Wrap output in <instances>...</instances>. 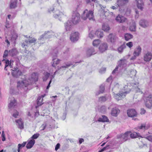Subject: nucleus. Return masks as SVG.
<instances>
[{"instance_id":"nucleus-29","label":"nucleus","mask_w":152,"mask_h":152,"mask_svg":"<svg viewBox=\"0 0 152 152\" xmlns=\"http://www.w3.org/2000/svg\"><path fill=\"white\" fill-rule=\"evenodd\" d=\"M119 113V110L117 108L115 107L112 109L111 111V114L114 116H116L117 114Z\"/></svg>"},{"instance_id":"nucleus-12","label":"nucleus","mask_w":152,"mask_h":152,"mask_svg":"<svg viewBox=\"0 0 152 152\" xmlns=\"http://www.w3.org/2000/svg\"><path fill=\"white\" fill-rule=\"evenodd\" d=\"M129 2V0H117L116 4L119 7H124Z\"/></svg>"},{"instance_id":"nucleus-60","label":"nucleus","mask_w":152,"mask_h":152,"mask_svg":"<svg viewBox=\"0 0 152 152\" xmlns=\"http://www.w3.org/2000/svg\"><path fill=\"white\" fill-rule=\"evenodd\" d=\"M79 142L80 144H81L84 141V140L83 138H79Z\"/></svg>"},{"instance_id":"nucleus-46","label":"nucleus","mask_w":152,"mask_h":152,"mask_svg":"<svg viewBox=\"0 0 152 152\" xmlns=\"http://www.w3.org/2000/svg\"><path fill=\"white\" fill-rule=\"evenodd\" d=\"M106 108L104 106H102L100 108V111L102 113H104L106 112Z\"/></svg>"},{"instance_id":"nucleus-36","label":"nucleus","mask_w":152,"mask_h":152,"mask_svg":"<svg viewBox=\"0 0 152 152\" xmlns=\"http://www.w3.org/2000/svg\"><path fill=\"white\" fill-rule=\"evenodd\" d=\"M126 48V46L125 44H123L121 45L118 48V50L119 53H121L123 51V50Z\"/></svg>"},{"instance_id":"nucleus-1","label":"nucleus","mask_w":152,"mask_h":152,"mask_svg":"<svg viewBox=\"0 0 152 152\" xmlns=\"http://www.w3.org/2000/svg\"><path fill=\"white\" fill-rule=\"evenodd\" d=\"M38 76L37 73H34L31 74V77L27 80H24L21 82H18L17 87L24 88L28 85L37 81Z\"/></svg>"},{"instance_id":"nucleus-43","label":"nucleus","mask_w":152,"mask_h":152,"mask_svg":"<svg viewBox=\"0 0 152 152\" xmlns=\"http://www.w3.org/2000/svg\"><path fill=\"white\" fill-rule=\"evenodd\" d=\"M143 137L146 138L149 141L152 142V136L150 135L146 136L144 135L143 137Z\"/></svg>"},{"instance_id":"nucleus-50","label":"nucleus","mask_w":152,"mask_h":152,"mask_svg":"<svg viewBox=\"0 0 152 152\" xmlns=\"http://www.w3.org/2000/svg\"><path fill=\"white\" fill-rule=\"evenodd\" d=\"M99 91L100 92L103 93L104 90V86L102 85L100 86Z\"/></svg>"},{"instance_id":"nucleus-15","label":"nucleus","mask_w":152,"mask_h":152,"mask_svg":"<svg viewBox=\"0 0 152 152\" xmlns=\"http://www.w3.org/2000/svg\"><path fill=\"white\" fill-rule=\"evenodd\" d=\"M52 33V32L49 31L45 32L44 34L40 36L39 38V39L40 40L44 38H49L50 37Z\"/></svg>"},{"instance_id":"nucleus-27","label":"nucleus","mask_w":152,"mask_h":152,"mask_svg":"<svg viewBox=\"0 0 152 152\" xmlns=\"http://www.w3.org/2000/svg\"><path fill=\"white\" fill-rule=\"evenodd\" d=\"M18 0H11L10 5L11 9H15L17 7V3Z\"/></svg>"},{"instance_id":"nucleus-34","label":"nucleus","mask_w":152,"mask_h":152,"mask_svg":"<svg viewBox=\"0 0 152 152\" xmlns=\"http://www.w3.org/2000/svg\"><path fill=\"white\" fill-rule=\"evenodd\" d=\"M150 126L149 124L146 125V124H143L140 126L139 127V129L144 130L147 129Z\"/></svg>"},{"instance_id":"nucleus-44","label":"nucleus","mask_w":152,"mask_h":152,"mask_svg":"<svg viewBox=\"0 0 152 152\" xmlns=\"http://www.w3.org/2000/svg\"><path fill=\"white\" fill-rule=\"evenodd\" d=\"M39 133H36L34 134L31 138V140H34L37 139L39 136Z\"/></svg>"},{"instance_id":"nucleus-62","label":"nucleus","mask_w":152,"mask_h":152,"mask_svg":"<svg viewBox=\"0 0 152 152\" xmlns=\"http://www.w3.org/2000/svg\"><path fill=\"white\" fill-rule=\"evenodd\" d=\"M136 15H135V18H137L138 17L139 15H138L139 13V11L138 10H136L135 11Z\"/></svg>"},{"instance_id":"nucleus-49","label":"nucleus","mask_w":152,"mask_h":152,"mask_svg":"<svg viewBox=\"0 0 152 152\" xmlns=\"http://www.w3.org/2000/svg\"><path fill=\"white\" fill-rule=\"evenodd\" d=\"M26 144V142H23V143L21 144H19L18 145V146L19 147V148H22L23 147H24Z\"/></svg>"},{"instance_id":"nucleus-48","label":"nucleus","mask_w":152,"mask_h":152,"mask_svg":"<svg viewBox=\"0 0 152 152\" xmlns=\"http://www.w3.org/2000/svg\"><path fill=\"white\" fill-rule=\"evenodd\" d=\"M71 65V64H66L65 66H62L60 67L59 68H58V70L60 69H61L62 68H67L69 67Z\"/></svg>"},{"instance_id":"nucleus-64","label":"nucleus","mask_w":152,"mask_h":152,"mask_svg":"<svg viewBox=\"0 0 152 152\" xmlns=\"http://www.w3.org/2000/svg\"><path fill=\"white\" fill-rule=\"evenodd\" d=\"M108 147V146H106V147H104L101 150H100V151H101V152H102L105 151L106 149L107 148V147Z\"/></svg>"},{"instance_id":"nucleus-37","label":"nucleus","mask_w":152,"mask_h":152,"mask_svg":"<svg viewBox=\"0 0 152 152\" xmlns=\"http://www.w3.org/2000/svg\"><path fill=\"white\" fill-rule=\"evenodd\" d=\"M36 41V39L34 38H31V39H29L28 40H26L25 42L28 45L30 43L34 42Z\"/></svg>"},{"instance_id":"nucleus-23","label":"nucleus","mask_w":152,"mask_h":152,"mask_svg":"<svg viewBox=\"0 0 152 152\" xmlns=\"http://www.w3.org/2000/svg\"><path fill=\"white\" fill-rule=\"evenodd\" d=\"M65 29L66 31H70L72 27V24L69 21H68L65 24Z\"/></svg>"},{"instance_id":"nucleus-47","label":"nucleus","mask_w":152,"mask_h":152,"mask_svg":"<svg viewBox=\"0 0 152 152\" xmlns=\"http://www.w3.org/2000/svg\"><path fill=\"white\" fill-rule=\"evenodd\" d=\"M107 100L105 96H102L99 98V102H105Z\"/></svg>"},{"instance_id":"nucleus-8","label":"nucleus","mask_w":152,"mask_h":152,"mask_svg":"<svg viewBox=\"0 0 152 152\" xmlns=\"http://www.w3.org/2000/svg\"><path fill=\"white\" fill-rule=\"evenodd\" d=\"M152 58V53L150 51L144 53L143 56V60L146 62H149Z\"/></svg>"},{"instance_id":"nucleus-56","label":"nucleus","mask_w":152,"mask_h":152,"mask_svg":"<svg viewBox=\"0 0 152 152\" xmlns=\"http://www.w3.org/2000/svg\"><path fill=\"white\" fill-rule=\"evenodd\" d=\"M106 71V68H102L99 70V72L101 73H103Z\"/></svg>"},{"instance_id":"nucleus-32","label":"nucleus","mask_w":152,"mask_h":152,"mask_svg":"<svg viewBox=\"0 0 152 152\" xmlns=\"http://www.w3.org/2000/svg\"><path fill=\"white\" fill-rule=\"evenodd\" d=\"M132 35L129 33H126L124 35V38L126 41H128L133 38Z\"/></svg>"},{"instance_id":"nucleus-41","label":"nucleus","mask_w":152,"mask_h":152,"mask_svg":"<svg viewBox=\"0 0 152 152\" xmlns=\"http://www.w3.org/2000/svg\"><path fill=\"white\" fill-rule=\"evenodd\" d=\"M44 76L43 77V80L44 81H45L48 79V77H49L50 74L47 72H44Z\"/></svg>"},{"instance_id":"nucleus-7","label":"nucleus","mask_w":152,"mask_h":152,"mask_svg":"<svg viewBox=\"0 0 152 152\" xmlns=\"http://www.w3.org/2000/svg\"><path fill=\"white\" fill-rule=\"evenodd\" d=\"M57 49L56 48L53 50V52L52 53L53 58L52 66L53 67H55L59 63L60 61V60L59 59H57L56 60V59L55 58V57H57Z\"/></svg>"},{"instance_id":"nucleus-35","label":"nucleus","mask_w":152,"mask_h":152,"mask_svg":"<svg viewBox=\"0 0 152 152\" xmlns=\"http://www.w3.org/2000/svg\"><path fill=\"white\" fill-rule=\"evenodd\" d=\"M129 29L130 31H135L136 29V24L134 22H132V24L130 27Z\"/></svg>"},{"instance_id":"nucleus-20","label":"nucleus","mask_w":152,"mask_h":152,"mask_svg":"<svg viewBox=\"0 0 152 152\" xmlns=\"http://www.w3.org/2000/svg\"><path fill=\"white\" fill-rule=\"evenodd\" d=\"M96 53L94 48H91L88 49L86 52V55L88 57H90L92 55H94Z\"/></svg>"},{"instance_id":"nucleus-2","label":"nucleus","mask_w":152,"mask_h":152,"mask_svg":"<svg viewBox=\"0 0 152 152\" xmlns=\"http://www.w3.org/2000/svg\"><path fill=\"white\" fill-rule=\"evenodd\" d=\"M93 13L92 10H84L82 15L81 18L84 20H86L87 18H88L90 20L93 18Z\"/></svg>"},{"instance_id":"nucleus-38","label":"nucleus","mask_w":152,"mask_h":152,"mask_svg":"<svg viewBox=\"0 0 152 152\" xmlns=\"http://www.w3.org/2000/svg\"><path fill=\"white\" fill-rule=\"evenodd\" d=\"M100 43V40L99 39H95L93 41V45L94 47H97Z\"/></svg>"},{"instance_id":"nucleus-31","label":"nucleus","mask_w":152,"mask_h":152,"mask_svg":"<svg viewBox=\"0 0 152 152\" xmlns=\"http://www.w3.org/2000/svg\"><path fill=\"white\" fill-rule=\"evenodd\" d=\"M136 73L137 71L133 69L129 72H128V74L131 77H132L135 76Z\"/></svg>"},{"instance_id":"nucleus-57","label":"nucleus","mask_w":152,"mask_h":152,"mask_svg":"<svg viewBox=\"0 0 152 152\" xmlns=\"http://www.w3.org/2000/svg\"><path fill=\"white\" fill-rule=\"evenodd\" d=\"M46 125L45 124H42L40 127V128H41V130H44L46 128Z\"/></svg>"},{"instance_id":"nucleus-13","label":"nucleus","mask_w":152,"mask_h":152,"mask_svg":"<svg viewBox=\"0 0 152 152\" xmlns=\"http://www.w3.org/2000/svg\"><path fill=\"white\" fill-rule=\"evenodd\" d=\"M108 45L106 43H103L101 44L99 47V50L101 53H103L107 49Z\"/></svg>"},{"instance_id":"nucleus-9","label":"nucleus","mask_w":152,"mask_h":152,"mask_svg":"<svg viewBox=\"0 0 152 152\" xmlns=\"http://www.w3.org/2000/svg\"><path fill=\"white\" fill-rule=\"evenodd\" d=\"M129 136L130 132H127L124 134L118 135L117 138L118 139H120L121 140H122V142H124L129 139Z\"/></svg>"},{"instance_id":"nucleus-21","label":"nucleus","mask_w":152,"mask_h":152,"mask_svg":"<svg viewBox=\"0 0 152 152\" xmlns=\"http://www.w3.org/2000/svg\"><path fill=\"white\" fill-rule=\"evenodd\" d=\"M140 25L142 27L145 28L147 27L148 25V23L146 20H141L140 21Z\"/></svg>"},{"instance_id":"nucleus-40","label":"nucleus","mask_w":152,"mask_h":152,"mask_svg":"<svg viewBox=\"0 0 152 152\" xmlns=\"http://www.w3.org/2000/svg\"><path fill=\"white\" fill-rule=\"evenodd\" d=\"M130 132V137L132 138H136L138 137V134L136 132H134L131 133V132Z\"/></svg>"},{"instance_id":"nucleus-3","label":"nucleus","mask_w":152,"mask_h":152,"mask_svg":"<svg viewBox=\"0 0 152 152\" xmlns=\"http://www.w3.org/2000/svg\"><path fill=\"white\" fill-rule=\"evenodd\" d=\"M71 21L74 25L78 24L80 21V15L76 10L72 13Z\"/></svg>"},{"instance_id":"nucleus-18","label":"nucleus","mask_w":152,"mask_h":152,"mask_svg":"<svg viewBox=\"0 0 152 152\" xmlns=\"http://www.w3.org/2000/svg\"><path fill=\"white\" fill-rule=\"evenodd\" d=\"M16 123V125L18 126V127L20 129H23L24 128L23 122L22 121L21 118L15 120Z\"/></svg>"},{"instance_id":"nucleus-58","label":"nucleus","mask_w":152,"mask_h":152,"mask_svg":"<svg viewBox=\"0 0 152 152\" xmlns=\"http://www.w3.org/2000/svg\"><path fill=\"white\" fill-rule=\"evenodd\" d=\"M10 61L9 60H7L5 62V65L6 67H7L10 65Z\"/></svg>"},{"instance_id":"nucleus-61","label":"nucleus","mask_w":152,"mask_h":152,"mask_svg":"<svg viewBox=\"0 0 152 152\" xmlns=\"http://www.w3.org/2000/svg\"><path fill=\"white\" fill-rule=\"evenodd\" d=\"M60 145L59 143H58L56 146L55 149L56 151L59 148Z\"/></svg>"},{"instance_id":"nucleus-5","label":"nucleus","mask_w":152,"mask_h":152,"mask_svg":"<svg viewBox=\"0 0 152 152\" xmlns=\"http://www.w3.org/2000/svg\"><path fill=\"white\" fill-rule=\"evenodd\" d=\"M127 61L126 60L124 59H122L118 61V66H117L112 72V74L115 73V72L117 71L118 69L120 68V69L125 67L126 65Z\"/></svg>"},{"instance_id":"nucleus-24","label":"nucleus","mask_w":152,"mask_h":152,"mask_svg":"<svg viewBox=\"0 0 152 152\" xmlns=\"http://www.w3.org/2000/svg\"><path fill=\"white\" fill-rule=\"evenodd\" d=\"M35 142L34 140H30L28 142L26 145V148L27 149H30L32 148Z\"/></svg>"},{"instance_id":"nucleus-26","label":"nucleus","mask_w":152,"mask_h":152,"mask_svg":"<svg viewBox=\"0 0 152 152\" xmlns=\"http://www.w3.org/2000/svg\"><path fill=\"white\" fill-rule=\"evenodd\" d=\"M98 121L99 122H108L109 120L107 117L105 115H102L101 117H100L98 118Z\"/></svg>"},{"instance_id":"nucleus-52","label":"nucleus","mask_w":152,"mask_h":152,"mask_svg":"<svg viewBox=\"0 0 152 152\" xmlns=\"http://www.w3.org/2000/svg\"><path fill=\"white\" fill-rule=\"evenodd\" d=\"M126 45L130 48H132L133 46V43L132 42H130L126 44Z\"/></svg>"},{"instance_id":"nucleus-25","label":"nucleus","mask_w":152,"mask_h":152,"mask_svg":"<svg viewBox=\"0 0 152 152\" xmlns=\"http://www.w3.org/2000/svg\"><path fill=\"white\" fill-rule=\"evenodd\" d=\"M16 104V100L14 98H12L9 104L8 107L9 108H11L15 106Z\"/></svg>"},{"instance_id":"nucleus-17","label":"nucleus","mask_w":152,"mask_h":152,"mask_svg":"<svg viewBox=\"0 0 152 152\" xmlns=\"http://www.w3.org/2000/svg\"><path fill=\"white\" fill-rule=\"evenodd\" d=\"M126 19L124 16L120 15H118L115 18L116 21L119 23H123L126 20Z\"/></svg>"},{"instance_id":"nucleus-51","label":"nucleus","mask_w":152,"mask_h":152,"mask_svg":"<svg viewBox=\"0 0 152 152\" xmlns=\"http://www.w3.org/2000/svg\"><path fill=\"white\" fill-rule=\"evenodd\" d=\"M19 115V113L17 111H16L15 113H14L12 115L13 117H14L15 118H17L18 116Z\"/></svg>"},{"instance_id":"nucleus-11","label":"nucleus","mask_w":152,"mask_h":152,"mask_svg":"<svg viewBox=\"0 0 152 152\" xmlns=\"http://www.w3.org/2000/svg\"><path fill=\"white\" fill-rule=\"evenodd\" d=\"M79 39V34L78 32H75L71 34L70 39L72 42H76Z\"/></svg>"},{"instance_id":"nucleus-14","label":"nucleus","mask_w":152,"mask_h":152,"mask_svg":"<svg viewBox=\"0 0 152 152\" xmlns=\"http://www.w3.org/2000/svg\"><path fill=\"white\" fill-rule=\"evenodd\" d=\"M127 114L128 115L129 117H136L137 113L134 109H129L127 110Z\"/></svg>"},{"instance_id":"nucleus-6","label":"nucleus","mask_w":152,"mask_h":152,"mask_svg":"<svg viewBox=\"0 0 152 152\" xmlns=\"http://www.w3.org/2000/svg\"><path fill=\"white\" fill-rule=\"evenodd\" d=\"M145 102L146 107L151 109L152 107V96L151 94L145 95Z\"/></svg>"},{"instance_id":"nucleus-63","label":"nucleus","mask_w":152,"mask_h":152,"mask_svg":"<svg viewBox=\"0 0 152 152\" xmlns=\"http://www.w3.org/2000/svg\"><path fill=\"white\" fill-rule=\"evenodd\" d=\"M108 147V146H106V147H104L101 150H100V151H101V152H102L105 151L106 149L107 148V147Z\"/></svg>"},{"instance_id":"nucleus-53","label":"nucleus","mask_w":152,"mask_h":152,"mask_svg":"<svg viewBox=\"0 0 152 152\" xmlns=\"http://www.w3.org/2000/svg\"><path fill=\"white\" fill-rule=\"evenodd\" d=\"M9 54V52L7 50H5L3 56V57L4 58H6Z\"/></svg>"},{"instance_id":"nucleus-59","label":"nucleus","mask_w":152,"mask_h":152,"mask_svg":"<svg viewBox=\"0 0 152 152\" xmlns=\"http://www.w3.org/2000/svg\"><path fill=\"white\" fill-rule=\"evenodd\" d=\"M145 113V110L143 108H142L141 109L140 113L141 114H144Z\"/></svg>"},{"instance_id":"nucleus-54","label":"nucleus","mask_w":152,"mask_h":152,"mask_svg":"<svg viewBox=\"0 0 152 152\" xmlns=\"http://www.w3.org/2000/svg\"><path fill=\"white\" fill-rule=\"evenodd\" d=\"M135 91L136 93H139L140 94L142 93V91L141 90L140 88L137 87L135 89Z\"/></svg>"},{"instance_id":"nucleus-10","label":"nucleus","mask_w":152,"mask_h":152,"mask_svg":"<svg viewBox=\"0 0 152 152\" xmlns=\"http://www.w3.org/2000/svg\"><path fill=\"white\" fill-rule=\"evenodd\" d=\"M52 11H53V12L56 13L53 15L56 18H58L59 17L61 18L64 15L66 16V13L63 10H62V11H61V10H52Z\"/></svg>"},{"instance_id":"nucleus-33","label":"nucleus","mask_w":152,"mask_h":152,"mask_svg":"<svg viewBox=\"0 0 152 152\" xmlns=\"http://www.w3.org/2000/svg\"><path fill=\"white\" fill-rule=\"evenodd\" d=\"M95 34L98 37L100 38L102 37L104 35L103 32L99 30H97L96 31Z\"/></svg>"},{"instance_id":"nucleus-55","label":"nucleus","mask_w":152,"mask_h":152,"mask_svg":"<svg viewBox=\"0 0 152 152\" xmlns=\"http://www.w3.org/2000/svg\"><path fill=\"white\" fill-rule=\"evenodd\" d=\"M1 137H2V141H4L5 140V134L4 131H3L1 134Z\"/></svg>"},{"instance_id":"nucleus-30","label":"nucleus","mask_w":152,"mask_h":152,"mask_svg":"<svg viewBox=\"0 0 152 152\" xmlns=\"http://www.w3.org/2000/svg\"><path fill=\"white\" fill-rule=\"evenodd\" d=\"M44 96H39L37 100V104L38 106H40L42 105L43 104L42 102L43 97Z\"/></svg>"},{"instance_id":"nucleus-39","label":"nucleus","mask_w":152,"mask_h":152,"mask_svg":"<svg viewBox=\"0 0 152 152\" xmlns=\"http://www.w3.org/2000/svg\"><path fill=\"white\" fill-rule=\"evenodd\" d=\"M102 29L105 31H107L110 29V27L107 25H103L102 26Z\"/></svg>"},{"instance_id":"nucleus-16","label":"nucleus","mask_w":152,"mask_h":152,"mask_svg":"<svg viewBox=\"0 0 152 152\" xmlns=\"http://www.w3.org/2000/svg\"><path fill=\"white\" fill-rule=\"evenodd\" d=\"M128 93V92L127 91L122 93L120 92L118 94H116L115 95V98L118 100L120 99L119 98H121L122 97H124L125 96L126 94Z\"/></svg>"},{"instance_id":"nucleus-19","label":"nucleus","mask_w":152,"mask_h":152,"mask_svg":"<svg viewBox=\"0 0 152 152\" xmlns=\"http://www.w3.org/2000/svg\"><path fill=\"white\" fill-rule=\"evenodd\" d=\"M137 2V6L138 9L142 10L144 9V2L142 0H136Z\"/></svg>"},{"instance_id":"nucleus-42","label":"nucleus","mask_w":152,"mask_h":152,"mask_svg":"<svg viewBox=\"0 0 152 152\" xmlns=\"http://www.w3.org/2000/svg\"><path fill=\"white\" fill-rule=\"evenodd\" d=\"M95 35H96L95 33L93 31H91L88 34L89 37L91 39L93 38L94 37Z\"/></svg>"},{"instance_id":"nucleus-4","label":"nucleus","mask_w":152,"mask_h":152,"mask_svg":"<svg viewBox=\"0 0 152 152\" xmlns=\"http://www.w3.org/2000/svg\"><path fill=\"white\" fill-rule=\"evenodd\" d=\"M107 41L113 44H115L118 42V38L115 35L110 34L107 37Z\"/></svg>"},{"instance_id":"nucleus-45","label":"nucleus","mask_w":152,"mask_h":152,"mask_svg":"<svg viewBox=\"0 0 152 152\" xmlns=\"http://www.w3.org/2000/svg\"><path fill=\"white\" fill-rule=\"evenodd\" d=\"M18 36V35L16 33H14L12 35V37L11 38V40L12 41H15L17 39Z\"/></svg>"},{"instance_id":"nucleus-22","label":"nucleus","mask_w":152,"mask_h":152,"mask_svg":"<svg viewBox=\"0 0 152 152\" xmlns=\"http://www.w3.org/2000/svg\"><path fill=\"white\" fill-rule=\"evenodd\" d=\"M141 50L142 49L141 47L140 46H138L135 49L133 55L139 56L141 53Z\"/></svg>"},{"instance_id":"nucleus-28","label":"nucleus","mask_w":152,"mask_h":152,"mask_svg":"<svg viewBox=\"0 0 152 152\" xmlns=\"http://www.w3.org/2000/svg\"><path fill=\"white\" fill-rule=\"evenodd\" d=\"M18 53V52L16 49L13 48L9 50V54L12 56H13L17 55Z\"/></svg>"}]
</instances>
